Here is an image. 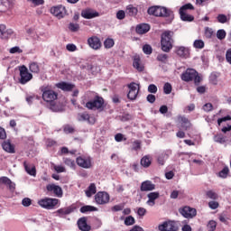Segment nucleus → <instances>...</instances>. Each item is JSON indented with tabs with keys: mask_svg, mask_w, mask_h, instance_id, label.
I'll return each instance as SVG.
<instances>
[{
	"mask_svg": "<svg viewBox=\"0 0 231 231\" xmlns=\"http://www.w3.org/2000/svg\"><path fill=\"white\" fill-rule=\"evenodd\" d=\"M163 91L165 95H171V93H172V85H171V83H165L163 86Z\"/></svg>",
	"mask_w": 231,
	"mask_h": 231,
	"instance_id": "49",
	"label": "nucleus"
},
{
	"mask_svg": "<svg viewBox=\"0 0 231 231\" xmlns=\"http://www.w3.org/2000/svg\"><path fill=\"white\" fill-rule=\"evenodd\" d=\"M193 46L198 50H203V48H205V42L203 40H196L193 43Z\"/></svg>",
	"mask_w": 231,
	"mask_h": 231,
	"instance_id": "47",
	"label": "nucleus"
},
{
	"mask_svg": "<svg viewBox=\"0 0 231 231\" xmlns=\"http://www.w3.org/2000/svg\"><path fill=\"white\" fill-rule=\"evenodd\" d=\"M22 205H23V207H30V205H32V199L29 198H24L22 200Z\"/></svg>",
	"mask_w": 231,
	"mask_h": 231,
	"instance_id": "61",
	"label": "nucleus"
},
{
	"mask_svg": "<svg viewBox=\"0 0 231 231\" xmlns=\"http://www.w3.org/2000/svg\"><path fill=\"white\" fill-rule=\"evenodd\" d=\"M214 35V31L210 27L205 28V37L206 39H212V36Z\"/></svg>",
	"mask_w": 231,
	"mask_h": 231,
	"instance_id": "52",
	"label": "nucleus"
},
{
	"mask_svg": "<svg viewBox=\"0 0 231 231\" xmlns=\"http://www.w3.org/2000/svg\"><path fill=\"white\" fill-rule=\"evenodd\" d=\"M180 79L183 82H194L195 86H199L203 79H201L199 72L194 69H187L180 75Z\"/></svg>",
	"mask_w": 231,
	"mask_h": 231,
	"instance_id": "2",
	"label": "nucleus"
},
{
	"mask_svg": "<svg viewBox=\"0 0 231 231\" xmlns=\"http://www.w3.org/2000/svg\"><path fill=\"white\" fill-rule=\"evenodd\" d=\"M206 196H207V198H208L209 199H214V200L219 199V195H217V194L216 193V191H214V190H212V189L208 190V191L206 192Z\"/></svg>",
	"mask_w": 231,
	"mask_h": 231,
	"instance_id": "43",
	"label": "nucleus"
},
{
	"mask_svg": "<svg viewBox=\"0 0 231 231\" xmlns=\"http://www.w3.org/2000/svg\"><path fill=\"white\" fill-rule=\"evenodd\" d=\"M160 231H178V224L175 221H166L163 224L159 225Z\"/></svg>",
	"mask_w": 231,
	"mask_h": 231,
	"instance_id": "14",
	"label": "nucleus"
},
{
	"mask_svg": "<svg viewBox=\"0 0 231 231\" xmlns=\"http://www.w3.org/2000/svg\"><path fill=\"white\" fill-rule=\"evenodd\" d=\"M218 23H221V24H225L228 21V18L225 14H218L217 17Z\"/></svg>",
	"mask_w": 231,
	"mask_h": 231,
	"instance_id": "57",
	"label": "nucleus"
},
{
	"mask_svg": "<svg viewBox=\"0 0 231 231\" xmlns=\"http://www.w3.org/2000/svg\"><path fill=\"white\" fill-rule=\"evenodd\" d=\"M14 33V31L11 29L6 30V25L0 24V38L1 39H8L10 35Z\"/></svg>",
	"mask_w": 231,
	"mask_h": 231,
	"instance_id": "26",
	"label": "nucleus"
},
{
	"mask_svg": "<svg viewBox=\"0 0 231 231\" xmlns=\"http://www.w3.org/2000/svg\"><path fill=\"white\" fill-rule=\"evenodd\" d=\"M172 42H174V40H172V32L171 31L164 32L162 34V40H161V46H162V51L169 53V51L172 50Z\"/></svg>",
	"mask_w": 231,
	"mask_h": 231,
	"instance_id": "5",
	"label": "nucleus"
},
{
	"mask_svg": "<svg viewBox=\"0 0 231 231\" xmlns=\"http://www.w3.org/2000/svg\"><path fill=\"white\" fill-rule=\"evenodd\" d=\"M88 44L92 50H100L102 48V42L98 36H92L88 39Z\"/></svg>",
	"mask_w": 231,
	"mask_h": 231,
	"instance_id": "16",
	"label": "nucleus"
},
{
	"mask_svg": "<svg viewBox=\"0 0 231 231\" xmlns=\"http://www.w3.org/2000/svg\"><path fill=\"white\" fill-rule=\"evenodd\" d=\"M87 198H91L94 194H97V185L95 183H90L88 189L85 191Z\"/></svg>",
	"mask_w": 231,
	"mask_h": 231,
	"instance_id": "31",
	"label": "nucleus"
},
{
	"mask_svg": "<svg viewBox=\"0 0 231 231\" xmlns=\"http://www.w3.org/2000/svg\"><path fill=\"white\" fill-rule=\"evenodd\" d=\"M138 84L132 82L127 85V88L129 89L127 94V98L129 100H136L138 97V93L140 92V88H137Z\"/></svg>",
	"mask_w": 231,
	"mask_h": 231,
	"instance_id": "10",
	"label": "nucleus"
},
{
	"mask_svg": "<svg viewBox=\"0 0 231 231\" xmlns=\"http://www.w3.org/2000/svg\"><path fill=\"white\" fill-rule=\"evenodd\" d=\"M63 162L65 163V165H67V167H69L70 169H75L77 167V164H75V161L73 159L64 157Z\"/></svg>",
	"mask_w": 231,
	"mask_h": 231,
	"instance_id": "37",
	"label": "nucleus"
},
{
	"mask_svg": "<svg viewBox=\"0 0 231 231\" xmlns=\"http://www.w3.org/2000/svg\"><path fill=\"white\" fill-rule=\"evenodd\" d=\"M148 200H147V204L149 205V207H154V205H156V199H158V198H160V193L159 192H150L147 195Z\"/></svg>",
	"mask_w": 231,
	"mask_h": 231,
	"instance_id": "24",
	"label": "nucleus"
},
{
	"mask_svg": "<svg viewBox=\"0 0 231 231\" xmlns=\"http://www.w3.org/2000/svg\"><path fill=\"white\" fill-rule=\"evenodd\" d=\"M145 214H147V209H145V208H137V215L139 216V217H143Z\"/></svg>",
	"mask_w": 231,
	"mask_h": 231,
	"instance_id": "59",
	"label": "nucleus"
},
{
	"mask_svg": "<svg viewBox=\"0 0 231 231\" xmlns=\"http://www.w3.org/2000/svg\"><path fill=\"white\" fill-rule=\"evenodd\" d=\"M38 205L41 206L42 208H45V210H54V208L60 207V199L45 197L38 200Z\"/></svg>",
	"mask_w": 231,
	"mask_h": 231,
	"instance_id": "3",
	"label": "nucleus"
},
{
	"mask_svg": "<svg viewBox=\"0 0 231 231\" xmlns=\"http://www.w3.org/2000/svg\"><path fill=\"white\" fill-rule=\"evenodd\" d=\"M51 14L57 17V19H64L66 17V7L62 5H57L51 9Z\"/></svg>",
	"mask_w": 231,
	"mask_h": 231,
	"instance_id": "15",
	"label": "nucleus"
},
{
	"mask_svg": "<svg viewBox=\"0 0 231 231\" xmlns=\"http://www.w3.org/2000/svg\"><path fill=\"white\" fill-rule=\"evenodd\" d=\"M133 66L139 72H142L143 71V69H145V67H143V64H142V60L140 59V56L138 55H134L133 57Z\"/></svg>",
	"mask_w": 231,
	"mask_h": 231,
	"instance_id": "22",
	"label": "nucleus"
},
{
	"mask_svg": "<svg viewBox=\"0 0 231 231\" xmlns=\"http://www.w3.org/2000/svg\"><path fill=\"white\" fill-rule=\"evenodd\" d=\"M150 30L151 25L147 23H140L135 28V32L138 33V35H144V33H147Z\"/></svg>",
	"mask_w": 231,
	"mask_h": 231,
	"instance_id": "23",
	"label": "nucleus"
},
{
	"mask_svg": "<svg viewBox=\"0 0 231 231\" xmlns=\"http://www.w3.org/2000/svg\"><path fill=\"white\" fill-rule=\"evenodd\" d=\"M147 14L148 15H153V17H169L171 21L174 19V12H172V10L160 5L149 7Z\"/></svg>",
	"mask_w": 231,
	"mask_h": 231,
	"instance_id": "1",
	"label": "nucleus"
},
{
	"mask_svg": "<svg viewBox=\"0 0 231 231\" xmlns=\"http://www.w3.org/2000/svg\"><path fill=\"white\" fill-rule=\"evenodd\" d=\"M154 189H156V185L151 180H144L141 183V192H151V190H154Z\"/></svg>",
	"mask_w": 231,
	"mask_h": 231,
	"instance_id": "20",
	"label": "nucleus"
},
{
	"mask_svg": "<svg viewBox=\"0 0 231 231\" xmlns=\"http://www.w3.org/2000/svg\"><path fill=\"white\" fill-rule=\"evenodd\" d=\"M20 71V84H27V82H30L32 79H33V75L28 71V68L26 66L23 65L19 68Z\"/></svg>",
	"mask_w": 231,
	"mask_h": 231,
	"instance_id": "6",
	"label": "nucleus"
},
{
	"mask_svg": "<svg viewBox=\"0 0 231 231\" xmlns=\"http://www.w3.org/2000/svg\"><path fill=\"white\" fill-rule=\"evenodd\" d=\"M77 120L78 122H88V124L91 125L96 122L95 117L91 116L88 112L79 113L77 115Z\"/></svg>",
	"mask_w": 231,
	"mask_h": 231,
	"instance_id": "18",
	"label": "nucleus"
},
{
	"mask_svg": "<svg viewBox=\"0 0 231 231\" xmlns=\"http://www.w3.org/2000/svg\"><path fill=\"white\" fill-rule=\"evenodd\" d=\"M68 51H77V45L73 44V43H69L66 46Z\"/></svg>",
	"mask_w": 231,
	"mask_h": 231,
	"instance_id": "62",
	"label": "nucleus"
},
{
	"mask_svg": "<svg viewBox=\"0 0 231 231\" xmlns=\"http://www.w3.org/2000/svg\"><path fill=\"white\" fill-rule=\"evenodd\" d=\"M169 159V153L167 152H163L158 156L157 162L159 165H165V160Z\"/></svg>",
	"mask_w": 231,
	"mask_h": 231,
	"instance_id": "34",
	"label": "nucleus"
},
{
	"mask_svg": "<svg viewBox=\"0 0 231 231\" xmlns=\"http://www.w3.org/2000/svg\"><path fill=\"white\" fill-rule=\"evenodd\" d=\"M29 69L32 73H39L41 71V68L39 67V63L33 61L29 65Z\"/></svg>",
	"mask_w": 231,
	"mask_h": 231,
	"instance_id": "35",
	"label": "nucleus"
},
{
	"mask_svg": "<svg viewBox=\"0 0 231 231\" xmlns=\"http://www.w3.org/2000/svg\"><path fill=\"white\" fill-rule=\"evenodd\" d=\"M230 172V169L228 166L224 167L217 174L218 178H223L224 180L228 178V174Z\"/></svg>",
	"mask_w": 231,
	"mask_h": 231,
	"instance_id": "36",
	"label": "nucleus"
},
{
	"mask_svg": "<svg viewBox=\"0 0 231 231\" xmlns=\"http://www.w3.org/2000/svg\"><path fill=\"white\" fill-rule=\"evenodd\" d=\"M143 51L145 53V55H151V53H152V47H151L149 44H145L143 47Z\"/></svg>",
	"mask_w": 231,
	"mask_h": 231,
	"instance_id": "55",
	"label": "nucleus"
},
{
	"mask_svg": "<svg viewBox=\"0 0 231 231\" xmlns=\"http://www.w3.org/2000/svg\"><path fill=\"white\" fill-rule=\"evenodd\" d=\"M116 18L119 19V21H122L123 19H125V12L124 10H120L116 13Z\"/></svg>",
	"mask_w": 231,
	"mask_h": 231,
	"instance_id": "60",
	"label": "nucleus"
},
{
	"mask_svg": "<svg viewBox=\"0 0 231 231\" xmlns=\"http://www.w3.org/2000/svg\"><path fill=\"white\" fill-rule=\"evenodd\" d=\"M81 17L84 19H95V17H100V13L94 9L87 8L81 11Z\"/></svg>",
	"mask_w": 231,
	"mask_h": 231,
	"instance_id": "17",
	"label": "nucleus"
},
{
	"mask_svg": "<svg viewBox=\"0 0 231 231\" xmlns=\"http://www.w3.org/2000/svg\"><path fill=\"white\" fill-rule=\"evenodd\" d=\"M56 87L59 89H61L62 91H73V89L75 88L74 84L64 82V81L58 83Z\"/></svg>",
	"mask_w": 231,
	"mask_h": 231,
	"instance_id": "25",
	"label": "nucleus"
},
{
	"mask_svg": "<svg viewBox=\"0 0 231 231\" xmlns=\"http://www.w3.org/2000/svg\"><path fill=\"white\" fill-rule=\"evenodd\" d=\"M179 120L181 124V128L184 131H189V129H190V126L192 125V124H190V121L189 120V118L185 116H179Z\"/></svg>",
	"mask_w": 231,
	"mask_h": 231,
	"instance_id": "28",
	"label": "nucleus"
},
{
	"mask_svg": "<svg viewBox=\"0 0 231 231\" xmlns=\"http://www.w3.org/2000/svg\"><path fill=\"white\" fill-rule=\"evenodd\" d=\"M148 92L149 93H153V94L158 93V87H156V85H154V84L149 85L148 86Z\"/></svg>",
	"mask_w": 231,
	"mask_h": 231,
	"instance_id": "58",
	"label": "nucleus"
},
{
	"mask_svg": "<svg viewBox=\"0 0 231 231\" xmlns=\"http://www.w3.org/2000/svg\"><path fill=\"white\" fill-rule=\"evenodd\" d=\"M78 226L81 231L91 230V226L88 225V218L86 217H83L78 220Z\"/></svg>",
	"mask_w": 231,
	"mask_h": 231,
	"instance_id": "21",
	"label": "nucleus"
},
{
	"mask_svg": "<svg viewBox=\"0 0 231 231\" xmlns=\"http://www.w3.org/2000/svg\"><path fill=\"white\" fill-rule=\"evenodd\" d=\"M151 163H152V159H151L150 155H144L141 159V165L142 167H144V169L151 167Z\"/></svg>",
	"mask_w": 231,
	"mask_h": 231,
	"instance_id": "30",
	"label": "nucleus"
},
{
	"mask_svg": "<svg viewBox=\"0 0 231 231\" xmlns=\"http://www.w3.org/2000/svg\"><path fill=\"white\" fill-rule=\"evenodd\" d=\"M226 60L231 65V49H228L226 52Z\"/></svg>",
	"mask_w": 231,
	"mask_h": 231,
	"instance_id": "64",
	"label": "nucleus"
},
{
	"mask_svg": "<svg viewBox=\"0 0 231 231\" xmlns=\"http://www.w3.org/2000/svg\"><path fill=\"white\" fill-rule=\"evenodd\" d=\"M1 183L7 185L10 190H15V183L12 182L8 177H1Z\"/></svg>",
	"mask_w": 231,
	"mask_h": 231,
	"instance_id": "29",
	"label": "nucleus"
},
{
	"mask_svg": "<svg viewBox=\"0 0 231 231\" xmlns=\"http://www.w3.org/2000/svg\"><path fill=\"white\" fill-rule=\"evenodd\" d=\"M88 109H102L104 107V98L96 96L94 100L86 103Z\"/></svg>",
	"mask_w": 231,
	"mask_h": 231,
	"instance_id": "7",
	"label": "nucleus"
},
{
	"mask_svg": "<svg viewBox=\"0 0 231 231\" xmlns=\"http://www.w3.org/2000/svg\"><path fill=\"white\" fill-rule=\"evenodd\" d=\"M175 53L180 59H189L190 57V50L184 46L176 47Z\"/></svg>",
	"mask_w": 231,
	"mask_h": 231,
	"instance_id": "19",
	"label": "nucleus"
},
{
	"mask_svg": "<svg viewBox=\"0 0 231 231\" xmlns=\"http://www.w3.org/2000/svg\"><path fill=\"white\" fill-rule=\"evenodd\" d=\"M40 91L42 92V98L44 102H55L59 98V94L55 90L51 89V87L43 85L40 88Z\"/></svg>",
	"mask_w": 231,
	"mask_h": 231,
	"instance_id": "4",
	"label": "nucleus"
},
{
	"mask_svg": "<svg viewBox=\"0 0 231 231\" xmlns=\"http://www.w3.org/2000/svg\"><path fill=\"white\" fill-rule=\"evenodd\" d=\"M63 131L66 134H71L75 133V128H73V126H71L69 125H66L63 127Z\"/></svg>",
	"mask_w": 231,
	"mask_h": 231,
	"instance_id": "50",
	"label": "nucleus"
},
{
	"mask_svg": "<svg viewBox=\"0 0 231 231\" xmlns=\"http://www.w3.org/2000/svg\"><path fill=\"white\" fill-rule=\"evenodd\" d=\"M68 28H69V32H72V33H75V32H79V30H80V24L75 23H69Z\"/></svg>",
	"mask_w": 231,
	"mask_h": 231,
	"instance_id": "41",
	"label": "nucleus"
},
{
	"mask_svg": "<svg viewBox=\"0 0 231 231\" xmlns=\"http://www.w3.org/2000/svg\"><path fill=\"white\" fill-rule=\"evenodd\" d=\"M2 148L5 152H9V154H14L15 152V146L9 140L2 143Z\"/></svg>",
	"mask_w": 231,
	"mask_h": 231,
	"instance_id": "27",
	"label": "nucleus"
},
{
	"mask_svg": "<svg viewBox=\"0 0 231 231\" xmlns=\"http://www.w3.org/2000/svg\"><path fill=\"white\" fill-rule=\"evenodd\" d=\"M134 223H135V220H134V218L133 217V216H128V217H126L125 219V225L126 226H132V225H134Z\"/></svg>",
	"mask_w": 231,
	"mask_h": 231,
	"instance_id": "48",
	"label": "nucleus"
},
{
	"mask_svg": "<svg viewBox=\"0 0 231 231\" xmlns=\"http://www.w3.org/2000/svg\"><path fill=\"white\" fill-rule=\"evenodd\" d=\"M186 10H194L192 4H186L180 8V13H185Z\"/></svg>",
	"mask_w": 231,
	"mask_h": 231,
	"instance_id": "54",
	"label": "nucleus"
},
{
	"mask_svg": "<svg viewBox=\"0 0 231 231\" xmlns=\"http://www.w3.org/2000/svg\"><path fill=\"white\" fill-rule=\"evenodd\" d=\"M115 140L116 142H122L123 140H127V138H124V134H116L115 135Z\"/></svg>",
	"mask_w": 231,
	"mask_h": 231,
	"instance_id": "63",
	"label": "nucleus"
},
{
	"mask_svg": "<svg viewBox=\"0 0 231 231\" xmlns=\"http://www.w3.org/2000/svg\"><path fill=\"white\" fill-rule=\"evenodd\" d=\"M76 207L71 205L66 208H61L54 212L58 217H66V216H69V214H73L76 210Z\"/></svg>",
	"mask_w": 231,
	"mask_h": 231,
	"instance_id": "12",
	"label": "nucleus"
},
{
	"mask_svg": "<svg viewBox=\"0 0 231 231\" xmlns=\"http://www.w3.org/2000/svg\"><path fill=\"white\" fill-rule=\"evenodd\" d=\"M179 212L181 214V216H183V217H186L187 219H192V217H196L198 215L196 208H190L189 206L180 208Z\"/></svg>",
	"mask_w": 231,
	"mask_h": 231,
	"instance_id": "9",
	"label": "nucleus"
},
{
	"mask_svg": "<svg viewBox=\"0 0 231 231\" xmlns=\"http://www.w3.org/2000/svg\"><path fill=\"white\" fill-rule=\"evenodd\" d=\"M132 145V151H140V149H142V141L135 140L133 142Z\"/></svg>",
	"mask_w": 231,
	"mask_h": 231,
	"instance_id": "46",
	"label": "nucleus"
},
{
	"mask_svg": "<svg viewBox=\"0 0 231 231\" xmlns=\"http://www.w3.org/2000/svg\"><path fill=\"white\" fill-rule=\"evenodd\" d=\"M109 193L106 191H98L95 195V201L97 205H106V203H109Z\"/></svg>",
	"mask_w": 231,
	"mask_h": 231,
	"instance_id": "11",
	"label": "nucleus"
},
{
	"mask_svg": "<svg viewBox=\"0 0 231 231\" xmlns=\"http://www.w3.org/2000/svg\"><path fill=\"white\" fill-rule=\"evenodd\" d=\"M226 37V32L225 30L220 29L217 32V38L219 39V41H223Z\"/></svg>",
	"mask_w": 231,
	"mask_h": 231,
	"instance_id": "53",
	"label": "nucleus"
},
{
	"mask_svg": "<svg viewBox=\"0 0 231 231\" xmlns=\"http://www.w3.org/2000/svg\"><path fill=\"white\" fill-rule=\"evenodd\" d=\"M180 15L181 21H185L188 23H192V21H194V17L190 14H187V13L180 12Z\"/></svg>",
	"mask_w": 231,
	"mask_h": 231,
	"instance_id": "38",
	"label": "nucleus"
},
{
	"mask_svg": "<svg viewBox=\"0 0 231 231\" xmlns=\"http://www.w3.org/2000/svg\"><path fill=\"white\" fill-rule=\"evenodd\" d=\"M127 13L129 14V15H131L133 17L138 14V9L136 7L129 5L127 7Z\"/></svg>",
	"mask_w": 231,
	"mask_h": 231,
	"instance_id": "51",
	"label": "nucleus"
},
{
	"mask_svg": "<svg viewBox=\"0 0 231 231\" xmlns=\"http://www.w3.org/2000/svg\"><path fill=\"white\" fill-rule=\"evenodd\" d=\"M113 46H115V40H113L111 38H107V39L105 40L104 47L106 50H111V48H113Z\"/></svg>",
	"mask_w": 231,
	"mask_h": 231,
	"instance_id": "40",
	"label": "nucleus"
},
{
	"mask_svg": "<svg viewBox=\"0 0 231 231\" xmlns=\"http://www.w3.org/2000/svg\"><path fill=\"white\" fill-rule=\"evenodd\" d=\"M214 142H216L217 143H226V139L225 138V135H223L222 134H218L214 136Z\"/></svg>",
	"mask_w": 231,
	"mask_h": 231,
	"instance_id": "42",
	"label": "nucleus"
},
{
	"mask_svg": "<svg viewBox=\"0 0 231 231\" xmlns=\"http://www.w3.org/2000/svg\"><path fill=\"white\" fill-rule=\"evenodd\" d=\"M98 208L93 207V206H83L80 208L79 212L81 214H87V212H97Z\"/></svg>",
	"mask_w": 231,
	"mask_h": 231,
	"instance_id": "33",
	"label": "nucleus"
},
{
	"mask_svg": "<svg viewBox=\"0 0 231 231\" xmlns=\"http://www.w3.org/2000/svg\"><path fill=\"white\" fill-rule=\"evenodd\" d=\"M81 69H87V71H91V73H95V70L98 69V67H95L89 63H87L86 65L80 66Z\"/></svg>",
	"mask_w": 231,
	"mask_h": 231,
	"instance_id": "39",
	"label": "nucleus"
},
{
	"mask_svg": "<svg viewBox=\"0 0 231 231\" xmlns=\"http://www.w3.org/2000/svg\"><path fill=\"white\" fill-rule=\"evenodd\" d=\"M168 60H169V55L167 54L161 53L157 55V60L159 62H162V64H167Z\"/></svg>",
	"mask_w": 231,
	"mask_h": 231,
	"instance_id": "45",
	"label": "nucleus"
},
{
	"mask_svg": "<svg viewBox=\"0 0 231 231\" xmlns=\"http://www.w3.org/2000/svg\"><path fill=\"white\" fill-rule=\"evenodd\" d=\"M208 207L211 210H216V208H219V202L211 200L208 202Z\"/></svg>",
	"mask_w": 231,
	"mask_h": 231,
	"instance_id": "56",
	"label": "nucleus"
},
{
	"mask_svg": "<svg viewBox=\"0 0 231 231\" xmlns=\"http://www.w3.org/2000/svg\"><path fill=\"white\" fill-rule=\"evenodd\" d=\"M23 167L27 174H29L30 176H37V170L35 169V166H32L31 168L30 166H28V163L24 162Z\"/></svg>",
	"mask_w": 231,
	"mask_h": 231,
	"instance_id": "32",
	"label": "nucleus"
},
{
	"mask_svg": "<svg viewBox=\"0 0 231 231\" xmlns=\"http://www.w3.org/2000/svg\"><path fill=\"white\" fill-rule=\"evenodd\" d=\"M217 226V222H216L215 220H209L207 225L208 231H216Z\"/></svg>",
	"mask_w": 231,
	"mask_h": 231,
	"instance_id": "44",
	"label": "nucleus"
},
{
	"mask_svg": "<svg viewBox=\"0 0 231 231\" xmlns=\"http://www.w3.org/2000/svg\"><path fill=\"white\" fill-rule=\"evenodd\" d=\"M76 163L82 169H91V167H93V164L91 163V157L84 155L77 157Z\"/></svg>",
	"mask_w": 231,
	"mask_h": 231,
	"instance_id": "8",
	"label": "nucleus"
},
{
	"mask_svg": "<svg viewBox=\"0 0 231 231\" xmlns=\"http://www.w3.org/2000/svg\"><path fill=\"white\" fill-rule=\"evenodd\" d=\"M46 189L50 194H53L56 198H62L64 194L62 191V188H60V186L59 185L48 184L46 186Z\"/></svg>",
	"mask_w": 231,
	"mask_h": 231,
	"instance_id": "13",
	"label": "nucleus"
}]
</instances>
